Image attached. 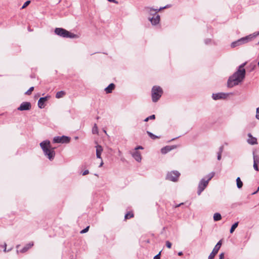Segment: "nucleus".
Listing matches in <instances>:
<instances>
[{
	"label": "nucleus",
	"instance_id": "43",
	"mask_svg": "<svg viewBox=\"0 0 259 259\" xmlns=\"http://www.w3.org/2000/svg\"><path fill=\"white\" fill-rule=\"evenodd\" d=\"M168 7H169L168 5H166V6H165L164 7L160 8L158 10H157V9L154 10V11H156V12H158V11H160L161 10H162L164 8H168Z\"/></svg>",
	"mask_w": 259,
	"mask_h": 259
},
{
	"label": "nucleus",
	"instance_id": "6",
	"mask_svg": "<svg viewBox=\"0 0 259 259\" xmlns=\"http://www.w3.org/2000/svg\"><path fill=\"white\" fill-rule=\"evenodd\" d=\"M70 139L69 137L66 136H56L53 138V142L55 143H68L70 141Z\"/></svg>",
	"mask_w": 259,
	"mask_h": 259
},
{
	"label": "nucleus",
	"instance_id": "10",
	"mask_svg": "<svg viewBox=\"0 0 259 259\" xmlns=\"http://www.w3.org/2000/svg\"><path fill=\"white\" fill-rule=\"evenodd\" d=\"M31 108V104L29 102H22L17 108L19 111L29 110Z\"/></svg>",
	"mask_w": 259,
	"mask_h": 259
},
{
	"label": "nucleus",
	"instance_id": "33",
	"mask_svg": "<svg viewBox=\"0 0 259 259\" xmlns=\"http://www.w3.org/2000/svg\"><path fill=\"white\" fill-rule=\"evenodd\" d=\"M30 2H31L30 1H27L26 2H25L24 3V4H23V5L22 6L21 9H23L25 8L26 7H27L29 5Z\"/></svg>",
	"mask_w": 259,
	"mask_h": 259
},
{
	"label": "nucleus",
	"instance_id": "18",
	"mask_svg": "<svg viewBox=\"0 0 259 259\" xmlns=\"http://www.w3.org/2000/svg\"><path fill=\"white\" fill-rule=\"evenodd\" d=\"M115 84L113 83H110L107 87L105 89L106 93H111L115 88Z\"/></svg>",
	"mask_w": 259,
	"mask_h": 259
},
{
	"label": "nucleus",
	"instance_id": "2",
	"mask_svg": "<svg viewBox=\"0 0 259 259\" xmlns=\"http://www.w3.org/2000/svg\"><path fill=\"white\" fill-rule=\"evenodd\" d=\"M40 146L45 155L50 160H53L55 156V148H53L51 146L50 141L48 140L43 141L40 143Z\"/></svg>",
	"mask_w": 259,
	"mask_h": 259
},
{
	"label": "nucleus",
	"instance_id": "13",
	"mask_svg": "<svg viewBox=\"0 0 259 259\" xmlns=\"http://www.w3.org/2000/svg\"><path fill=\"white\" fill-rule=\"evenodd\" d=\"M247 136L249 137V139H248L247 141L248 144L252 145L257 144V139L252 137L251 133H248Z\"/></svg>",
	"mask_w": 259,
	"mask_h": 259
},
{
	"label": "nucleus",
	"instance_id": "12",
	"mask_svg": "<svg viewBox=\"0 0 259 259\" xmlns=\"http://www.w3.org/2000/svg\"><path fill=\"white\" fill-rule=\"evenodd\" d=\"M177 148V146H166L161 149V152L163 154H165L171 150Z\"/></svg>",
	"mask_w": 259,
	"mask_h": 259
},
{
	"label": "nucleus",
	"instance_id": "44",
	"mask_svg": "<svg viewBox=\"0 0 259 259\" xmlns=\"http://www.w3.org/2000/svg\"><path fill=\"white\" fill-rule=\"evenodd\" d=\"M256 118L259 119V107L256 109Z\"/></svg>",
	"mask_w": 259,
	"mask_h": 259
},
{
	"label": "nucleus",
	"instance_id": "35",
	"mask_svg": "<svg viewBox=\"0 0 259 259\" xmlns=\"http://www.w3.org/2000/svg\"><path fill=\"white\" fill-rule=\"evenodd\" d=\"M6 246H7L6 243H5L4 245H0V251H1L3 249H4V251L5 252H6Z\"/></svg>",
	"mask_w": 259,
	"mask_h": 259
},
{
	"label": "nucleus",
	"instance_id": "20",
	"mask_svg": "<svg viewBox=\"0 0 259 259\" xmlns=\"http://www.w3.org/2000/svg\"><path fill=\"white\" fill-rule=\"evenodd\" d=\"M236 183H237V187L238 189H241L242 188V186H243V183L241 181L240 177H238L237 179H236Z\"/></svg>",
	"mask_w": 259,
	"mask_h": 259
},
{
	"label": "nucleus",
	"instance_id": "45",
	"mask_svg": "<svg viewBox=\"0 0 259 259\" xmlns=\"http://www.w3.org/2000/svg\"><path fill=\"white\" fill-rule=\"evenodd\" d=\"M224 253L222 252L219 255V259H224Z\"/></svg>",
	"mask_w": 259,
	"mask_h": 259
},
{
	"label": "nucleus",
	"instance_id": "19",
	"mask_svg": "<svg viewBox=\"0 0 259 259\" xmlns=\"http://www.w3.org/2000/svg\"><path fill=\"white\" fill-rule=\"evenodd\" d=\"M38 107L40 108H44L45 106V102L40 98L38 101L37 103Z\"/></svg>",
	"mask_w": 259,
	"mask_h": 259
},
{
	"label": "nucleus",
	"instance_id": "11",
	"mask_svg": "<svg viewBox=\"0 0 259 259\" xmlns=\"http://www.w3.org/2000/svg\"><path fill=\"white\" fill-rule=\"evenodd\" d=\"M228 96V94L224 93H218L215 94H213L212 95V98L214 100H217L219 99H226Z\"/></svg>",
	"mask_w": 259,
	"mask_h": 259
},
{
	"label": "nucleus",
	"instance_id": "1",
	"mask_svg": "<svg viewBox=\"0 0 259 259\" xmlns=\"http://www.w3.org/2000/svg\"><path fill=\"white\" fill-rule=\"evenodd\" d=\"M246 64V62H244L239 65L237 71L229 77L227 81L228 87L232 88L243 81L245 77L246 71L244 67Z\"/></svg>",
	"mask_w": 259,
	"mask_h": 259
},
{
	"label": "nucleus",
	"instance_id": "4",
	"mask_svg": "<svg viewBox=\"0 0 259 259\" xmlns=\"http://www.w3.org/2000/svg\"><path fill=\"white\" fill-rule=\"evenodd\" d=\"M163 94V90L159 86H154L151 91L152 100L153 102H157Z\"/></svg>",
	"mask_w": 259,
	"mask_h": 259
},
{
	"label": "nucleus",
	"instance_id": "39",
	"mask_svg": "<svg viewBox=\"0 0 259 259\" xmlns=\"http://www.w3.org/2000/svg\"><path fill=\"white\" fill-rule=\"evenodd\" d=\"M50 98V96H47L44 97H41L40 98L42 99L46 102Z\"/></svg>",
	"mask_w": 259,
	"mask_h": 259
},
{
	"label": "nucleus",
	"instance_id": "24",
	"mask_svg": "<svg viewBox=\"0 0 259 259\" xmlns=\"http://www.w3.org/2000/svg\"><path fill=\"white\" fill-rule=\"evenodd\" d=\"M147 133L148 135V136L153 140H155L156 139L160 138V137L155 135L154 134L151 133L150 132L147 131Z\"/></svg>",
	"mask_w": 259,
	"mask_h": 259
},
{
	"label": "nucleus",
	"instance_id": "34",
	"mask_svg": "<svg viewBox=\"0 0 259 259\" xmlns=\"http://www.w3.org/2000/svg\"><path fill=\"white\" fill-rule=\"evenodd\" d=\"M90 228V226H87L85 228L83 229L81 231H80V234H84L85 233H87Z\"/></svg>",
	"mask_w": 259,
	"mask_h": 259
},
{
	"label": "nucleus",
	"instance_id": "28",
	"mask_svg": "<svg viewBox=\"0 0 259 259\" xmlns=\"http://www.w3.org/2000/svg\"><path fill=\"white\" fill-rule=\"evenodd\" d=\"M215 173L214 172H211L208 174L206 178H207L206 181H208L209 182L214 176Z\"/></svg>",
	"mask_w": 259,
	"mask_h": 259
},
{
	"label": "nucleus",
	"instance_id": "32",
	"mask_svg": "<svg viewBox=\"0 0 259 259\" xmlns=\"http://www.w3.org/2000/svg\"><path fill=\"white\" fill-rule=\"evenodd\" d=\"M34 90V87H30L25 93V94L27 95H30L31 94L32 92Z\"/></svg>",
	"mask_w": 259,
	"mask_h": 259
},
{
	"label": "nucleus",
	"instance_id": "14",
	"mask_svg": "<svg viewBox=\"0 0 259 259\" xmlns=\"http://www.w3.org/2000/svg\"><path fill=\"white\" fill-rule=\"evenodd\" d=\"M149 20L151 21L152 24L156 25L158 24L160 21V16L159 15H156L153 17L150 18Z\"/></svg>",
	"mask_w": 259,
	"mask_h": 259
},
{
	"label": "nucleus",
	"instance_id": "26",
	"mask_svg": "<svg viewBox=\"0 0 259 259\" xmlns=\"http://www.w3.org/2000/svg\"><path fill=\"white\" fill-rule=\"evenodd\" d=\"M134 217V213L131 212H127L124 215V219L127 220Z\"/></svg>",
	"mask_w": 259,
	"mask_h": 259
},
{
	"label": "nucleus",
	"instance_id": "21",
	"mask_svg": "<svg viewBox=\"0 0 259 259\" xmlns=\"http://www.w3.org/2000/svg\"><path fill=\"white\" fill-rule=\"evenodd\" d=\"M222 219L221 214L219 212H216L213 215V220L214 221H218Z\"/></svg>",
	"mask_w": 259,
	"mask_h": 259
},
{
	"label": "nucleus",
	"instance_id": "41",
	"mask_svg": "<svg viewBox=\"0 0 259 259\" xmlns=\"http://www.w3.org/2000/svg\"><path fill=\"white\" fill-rule=\"evenodd\" d=\"M223 150H224V146L222 145L221 146L220 148H219V152L218 153H221L223 152Z\"/></svg>",
	"mask_w": 259,
	"mask_h": 259
},
{
	"label": "nucleus",
	"instance_id": "47",
	"mask_svg": "<svg viewBox=\"0 0 259 259\" xmlns=\"http://www.w3.org/2000/svg\"><path fill=\"white\" fill-rule=\"evenodd\" d=\"M143 147L141 146H138L135 148V151H137L138 149H143Z\"/></svg>",
	"mask_w": 259,
	"mask_h": 259
},
{
	"label": "nucleus",
	"instance_id": "48",
	"mask_svg": "<svg viewBox=\"0 0 259 259\" xmlns=\"http://www.w3.org/2000/svg\"><path fill=\"white\" fill-rule=\"evenodd\" d=\"M110 2H113L115 4H118V2L115 0H108Z\"/></svg>",
	"mask_w": 259,
	"mask_h": 259
},
{
	"label": "nucleus",
	"instance_id": "17",
	"mask_svg": "<svg viewBox=\"0 0 259 259\" xmlns=\"http://www.w3.org/2000/svg\"><path fill=\"white\" fill-rule=\"evenodd\" d=\"M33 245V242H30L25 245V246L20 250V252L24 253L26 252L29 248H30Z\"/></svg>",
	"mask_w": 259,
	"mask_h": 259
},
{
	"label": "nucleus",
	"instance_id": "7",
	"mask_svg": "<svg viewBox=\"0 0 259 259\" xmlns=\"http://www.w3.org/2000/svg\"><path fill=\"white\" fill-rule=\"evenodd\" d=\"M208 184V181L205 178L202 179L199 183L198 187L197 194L200 195L202 192L205 189Z\"/></svg>",
	"mask_w": 259,
	"mask_h": 259
},
{
	"label": "nucleus",
	"instance_id": "52",
	"mask_svg": "<svg viewBox=\"0 0 259 259\" xmlns=\"http://www.w3.org/2000/svg\"><path fill=\"white\" fill-rule=\"evenodd\" d=\"M258 191H259V187L257 188V190H256L255 192H253V193H252V194H256V193Z\"/></svg>",
	"mask_w": 259,
	"mask_h": 259
},
{
	"label": "nucleus",
	"instance_id": "9",
	"mask_svg": "<svg viewBox=\"0 0 259 259\" xmlns=\"http://www.w3.org/2000/svg\"><path fill=\"white\" fill-rule=\"evenodd\" d=\"M259 32L254 33L253 34H250L248 36H246L244 37H242L238 40L239 42L240 43V45L242 44H244L248 41L251 40L252 38H255L258 34Z\"/></svg>",
	"mask_w": 259,
	"mask_h": 259
},
{
	"label": "nucleus",
	"instance_id": "15",
	"mask_svg": "<svg viewBox=\"0 0 259 259\" xmlns=\"http://www.w3.org/2000/svg\"><path fill=\"white\" fill-rule=\"evenodd\" d=\"M133 158L138 162H140L142 159L141 155L140 152L138 151H135L132 153Z\"/></svg>",
	"mask_w": 259,
	"mask_h": 259
},
{
	"label": "nucleus",
	"instance_id": "36",
	"mask_svg": "<svg viewBox=\"0 0 259 259\" xmlns=\"http://www.w3.org/2000/svg\"><path fill=\"white\" fill-rule=\"evenodd\" d=\"M81 174H82V176H85L89 174V171L88 169H87L84 170V171L82 170L81 172Z\"/></svg>",
	"mask_w": 259,
	"mask_h": 259
},
{
	"label": "nucleus",
	"instance_id": "50",
	"mask_svg": "<svg viewBox=\"0 0 259 259\" xmlns=\"http://www.w3.org/2000/svg\"><path fill=\"white\" fill-rule=\"evenodd\" d=\"M183 252H182V251H180V252H178V255H179V256H181V255H183Z\"/></svg>",
	"mask_w": 259,
	"mask_h": 259
},
{
	"label": "nucleus",
	"instance_id": "53",
	"mask_svg": "<svg viewBox=\"0 0 259 259\" xmlns=\"http://www.w3.org/2000/svg\"><path fill=\"white\" fill-rule=\"evenodd\" d=\"M178 137H176L175 138H173L170 141H173V140H175V139H177Z\"/></svg>",
	"mask_w": 259,
	"mask_h": 259
},
{
	"label": "nucleus",
	"instance_id": "27",
	"mask_svg": "<svg viewBox=\"0 0 259 259\" xmlns=\"http://www.w3.org/2000/svg\"><path fill=\"white\" fill-rule=\"evenodd\" d=\"M89 166H90V164H88L87 162H85L80 165V169L81 170H83L84 169H87Z\"/></svg>",
	"mask_w": 259,
	"mask_h": 259
},
{
	"label": "nucleus",
	"instance_id": "8",
	"mask_svg": "<svg viewBox=\"0 0 259 259\" xmlns=\"http://www.w3.org/2000/svg\"><path fill=\"white\" fill-rule=\"evenodd\" d=\"M222 244V241L220 240L213 248L212 252L208 256V259H213L215 255L218 253Z\"/></svg>",
	"mask_w": 259,
	"mask_h": 259
},
{
	"label": "nucleus",
	"instance_id": "5",
	"mask_svg": "<svg viewBox=\"0 0 259 259\" xmlns=\"http://www.w3.org/2000/svg\"><path fill=\"white\" fill-rule=\"evenodd\" d=\"M180 176V173L178 171L173 170L167 174L166 179L172 182H177Z\"/></svg>",
	"mask_w": 259,
	"mask_h": 259
},
{
	"label": "nucleus",
	"instance_id": "56",
	"mask_svg": "<svg viewBox=\"0 0 259 259\" xmlns=\"http://www.w3.org/2000/svg\"><path fill=\"white\" fill-rule=\"evenodd\" d=\"M99 118V116L97 117V119H98Z\"/></svg>",
	"mask_w": 259,
	"mask_h": 259
},
{
	"label": "nucleus",
	"instance_id": "3",
	"mask_svg": "<svg viewBox=\"0 0 259 259\" xmlns=\"http://www.w3.org/2000/svg\"><path fill=\"white\" fill-rule=\"evenodd\" d=\"M55 33L57 35L64 38H74L78 37L77 34L71 33L63 28H56Z\"/></svg>",
	"mask_w": 259,
	"mask_h": 259
},
{
	"label": "nucleus",
	"instance_id": "46",
	"mask_svg": "<svg viewBox=\"0 0 259 259\" xmlns=\"http://www.w3.org/2000/svg\"><path fill=\"white\" fill-rule=\"evenodd\" d=\"M222 158V154L218 153L217 159L218 160H220Z\"/></svg>",
	"mask_w": 259,
	"mask_h": 259
},
{
	"label": "nucleus",
	"instance_id": "49",
	"mask_svg": "<svg viewBox=\"0 0 259 259\" xmlns=\"http://www.w3.org/2000/svg\"><path fill=\"white\" fill-rule=\"evenodd\" d=\"M30 76L31 78H34L35 77V75L34 74H31Z\"/></svg>",
	"mask_w": 259,
	"mask_h": 259
},
{
	"label": "nucleus",
	"instance_id": "40",
	"mask_svg": "<svg viewBox=\"0 0 259 259\" xmlns=\"http://www.w3.org/2000/svg\"><path fill=\"white\" fill-rule=\"evenodd\" d=\"M161 251L158 254L154 256L153 259H160V258Z\"/></svg>",
	"mask_w": 259,
	"mask_h": 259
},
{
	"label": "nucleus",
	"instance_id": "23",
	"mask_svg": "<svg viewBox=\"0 0 259 259\" xmlns=\"http://www.w3.org/2000/svg\"><path fill=\"white\" fill-rule=\"evenodd\" d=\"M65 95V92L64 91H61L57 93L56 94V98L58 99L61 98H62Z\"/></svg>",
	"mask_w": 259,
	"mask_h": 259
},
{
	"label": "nucleus",
	"instance_id": "29",
	"mask_svg": "<svg viewBox=\"0 0 259 259\" xmlns=\"http://www.w3.org/2000/svg\"><path fill=\"white\" fill-rule=\"evenodd\" d=\"M92 132L94 134H97L98 133V126L96 123H95L92 129Z\"/></svg>",
	"mask_w": 259,
	"mask_h": 259
},
{
	"label": "nucleus",
	"instance_id": "37",
	"mask_svg": "<svg viewBox=\"0 0 259 259\" xmlns=\"http://www.w3.org/2000/svg\"><path fill=\"white\" fill-rule=\"evenodd\" d=\"M166 246L168 248H171V243L169 241H166Z\"/></svg>",
	"mask_w": 259,
	"mask_h": 259
},
{
	"label": "nucleus",
	"instance_id": "30",
	"mask_svg": "<svg viewBox=\"0 0 259 259\" xmlns=\"http://www.w3.org/2000/svg\"><path fill=\"white\" fill-rule=\"evenodd\" d=\"M240 45V43L239 42L238 40L233 41L232 42L231 46L232 48H235L236 47L239 46Z\"/></svg>",
	"mask_w": 259,
	"mask_h": 259
},
{
	"label": "nucleus",
	"instance_id": "25",
	"mask_svg": "<svg viewBox=\"0 0 259 259\" xmlns=\"http://www.w3.org/2000/svg\"><path fill=\"white\" fill-rule=\"evenodd\" d=\"M253 162L259 164V156L257 155H255L254 151L253 152Z\"/></svg>",
	"mask_w": 259,
	"mask_h": 259
},
{
	"label": "nucleus",
	"instance_id": "22",
	"mask_svg": "<svg viewBox=\"0 0 259 259\" xmlns=\"http://www.w3.org/2000/svg\"><path fill=\"white\" fill-rule=\"evenodd\" d=\"M238 224L239 222H237L232 225L231 229L230 230V233H233L234 232L236 228L238 227Z\"/></svg>",
	"mask_w": 259,
	"mask_h": 259
},
{
	"label": "nucleus",
	"instance_id": "54",
	"mask_svg": "<svg viewBox=\"0 0 259 259\" xmlns=\"http://www.w3.org/2000/svg\"><path fill=\"white\" fill-rule=\"evenodd\" d=\"M102 165H103V162H101L99 166L100 167V166H101Z\"/></svg>",
	"mask_w": 259,
	"mask_h": 259
},
{
	"label": "nucleus",
	"instance_id": "38",
	"mask_svg": "<svg viewBox=\"0 0 259 259\" xmlns=\"http://www.w3.org/2000/svg\"><path fill=\"white\" fill-rule=\"evenodd\" d=\"M257 164H258L256 163L255 162H253V168L256 171L259 170Z\"/></svg>",
	"mask_w": 259,
	"mask_h": 259
},
{
	"label": "nucleus",
	"instance_id": "55",
	"mask_svg": "<svg viewBox=\"0 0 259 259\" xmlns=\"http://www.w3.org/2000/svg\"><path fill=\"white\" fill-rule=\"evenodd\" d=\"M95 176L98 177V174H95Z\"/></svg>",
	"mask_w": 259,
	"mask_h": 259
},
{
	"label": "nucleus",
	"instance_id": "16",
	"mask_svg": "<svg viewBox=\"0 0 259 259\" xmlns=\"http://www.w3.org/2000/svg\"><path fill=\"white\" fill-rule=\"evenodd\" d=\"M103 151L102 147L100 145H97L96 146V156L98 158H101V153Z\"/></svg>",
	"mask_w": 259,
	"mask_h": 259
},
{
	"label": "nucleus",
	"instance_id": "42",
	"mask_svg": "<svg viewBox=\"0 0 259 259\" xmlns=\"http://www.w3.org/2000/svg\"><path fill=\"white\" fill-rule=\"evenodd\" d=\"M211 42V39L207 38L204 40V42L205 44L207 45Z\"/></svg>",
	"mask_w": 259,
	"mask_h": 259
},
{
	"label": "nucleus",
	"instance_id": "31",
	"mask_svg": "<svg viewBox=\"0 0 259 259\" xmlns=\"http://www.w3.org/2000/svg\"><path fill=\"white\" fill-rule=\"evenodd\" d=\"M155 119V115L154 114H153V115H151L147 117V118H146L144 121L145 122H147L148 121H149L150 119Z\"/></svg>",
	"mask_w": 259,
	"mask_h": 259
},
{
	"label": "nucleus",
	"instance_id": "51",
	"mask_svg": "<svg viewBox=\"0 0 259 259\" xmlns=\"http://www.w3.org/2000/svg\"><path fill=\"white\" fill-rule=\"evenodd\" d=\"M183 203H180L179 204H177L175 207H178L179 206H180L181 205H183Z\"/></svg>",
	"mask_w": 259,
	"mask_h": 259
}]
</instances>
